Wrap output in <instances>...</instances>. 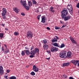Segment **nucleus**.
<instances>
[{"label":"nucleus","instance_id":"obj_1","mask_svg":"<svg viewBox=\"0 0 79 79\" xmlns=\"http://www.w3.org/2000/svg\"><path fill=\"white\" fill-rule=\"evenodd\" d=\"M61 18L64 19V21H68L69 19H71V15H69L67 16L68 14V11L66 8L63 9V10L61 11Z\"/></svg>","mask_w":79,"mask_h":79},{"label":"nucleus","instance_id":"obj_2","mask_svg":"<svg viewBox=\"0 0 79 79\" xmlns=\"http://www.w3.org/2000/svg\"><path fill=\"white\" fill-rule=\"evenodd\" d=\"M66 51H63L59 53V56L60 58H70L71 57V52H68L67 56Z\"/></svg>","mask_w":79,"mask_h":79},{"label":"nucleus","instance_id":"obj_3","mask_svg":"<svg viewBox=\"0 0 79 79\" xmlns=\"http://www.w3.org/2000/svg\"><path fill=\"white\" fill-rule=\"evenodd\" d=\"M27 37L28 39H32L33 37V33L31 30H29L27 32Z\"/></svg>","mask_w":79,"mask_h":79},{"label":"nucleus","instance_id":"obj_4","mask_svg":"<svg viewBox=\"0 0 79 79\" xmlns=\"http://www.w3.org/2000/svg\"><path fill=\"white\" fill-rule=\"evenodd\" d=\"M50 50L51 52H57L58 50V48L56 47L52 46Z\"/></svg>","mask_w":79,"mask_h":79},{"label":"nucleus","instance_id":"obj_5","mask_svg":"<svg viewBox=\"0 0 79 79\" xmlns=\"http://www.w3.org/2000/svg\"><path fill=\"white\" fill-rule=\"evenodd\" d=\"M67 8L69 13H73V7H72V5L71 4H68Z\"/></svg>","mask_w":79,"mask_h":79},{"label":"nucleus","instance_id":"obj_6","mask_svg":"<svg viewBox=\"0 0 79 79\" xmlns=\"http://www.w3.org/2000/svg\"><path fill=\"white\" fill-rule=\"evenodd\" d=\"M46 17L45 15H43L41 17V23H45V19H46Z\"/></svg>","mask_w":79,"mask_h":79},{"label":"nucleus","instance_id":"obj_7","mask_svg":"<svg viewBox=\"0 0 79 79\" xmlns=\"http://www.w3.org/2000/svg\"><path fill=\"white\" fill-rule=\"evenodd\" d=\"M79 60H72L71 61V63H73V64H74L75 65V66H76V65L77 64V63H78V62H79Z\"/></svg>","mask_w":79,"mask_h":79},{"label":"nucleus","instance_id":"obj_8","mask_svg":"<svg viewBox=\"0 0 79 79\" xmlns=\"http://www.w3.org/2000/svg\"><path fill=\"white\" fill-rule=\"evenodd\" d=\"M33 70L35 72H38L39 71V68L36 67L35 65H34L33 66Z\"/></svg>","mask_w":79,"mask_h":79},{"label":"nucleus","instance_id":"obj_9","mask_svg":"<svg viewBox=\"0 0 79 79\" xmlns=\"http://www.w3.org/2000/svg\"><path fill=\"white\" fill-rule=\"evenodd\" d=\"M69 64L70 63L69 62H67L66 63H63L62 64V66L64 68L65 66H68L69 65Z\"/></svg>","mask_w":79,"mask_h":79},{"label":"nucleus","instance_id":"obj_10","mask_svg":"<svg viewBox=\"0 0 79 79\" xmlns=\"http://www.w3.org/2000/svg\"><path fill=\"white\" fill-rule=\"evenodd\" d=\"M3 73H4V70H3V66H0V74H3Z\"/></svg>","mask_w":79,"mask_h":79},{"label":"nucleus","instance_id":"obj_11","mask_svg":"<svg viewBox=\"0 0 79 79\" xmlns=\"http://www.w3.org/2000/svg\"><path fill=\"white\" fill-rule=\"evenodd\" d=\"M6 12H7L6 9V8H4L2 9V14L6 15Z\"/></svg>","mask_w":79,"mask_h":79},{"label":"nucleus","instance_id":"obj_12","mask_svg":"<svg viewBox=\"0 0 79 79\" xmlns=\"http://www.w3.org/2000/svg\"><path fill=\"white\" fill-rule=\"evenodd\" d=\"M21 3H22V5H23V6H26L27 4H26V1H21Z\"/></svg>","mask_w":79,"mask_h":79},{"label":"nucleus","instance_id":"obj_13","mask_svg":"<svg viewBox=\"0 0 79 79\" xmlns=\"http://www.w3.org/2000/svg\"><path fill=\"white\" fill-rule=\"evenodd\" d=\"M44 50H47L48 48V46L47 44H44L43 46Z\"/></svg>","mask_w":79,"mask_h":79},{"label":"nucleus","instance_id":"obj_14","mask_svg":"<svg viewBox=\"0 0 79 79\" xmlns=\"http://www.w3.org/2000/svg\"><path fill=\"white\" fill-rule=\"evenodd\" d=\"M54 8L52 6H51L49 9V11L52 13H55V10H54Z\"/></svg>","mask_w":79,"mask_h":79},{"label":"nucleus","instance_id":"obj_15","mask_svg":"<svg viewBox=\"0 0 79 79\" xmlns=\"http://www.w3.org/2000/svg\"><path fill=\"white\" fill-rule=\"evenodd\" d=\"M13 10L17 13H18L19 11V10L18 9L17 7H15L14 8Z\"/></svg>","mask_w":79,"mask_h":79},{"label":"nucleus","instance_id":"obj_16","mask_svg":"<svg viewBox=\"0 0 79 79\" xmlns=\"http://www.w3.org/2000/svg\"><path fill=\"white\" fill-rule=\"evenodd\" d=\"M65 47V44H64L62 43L61 44V45H60L59 44V48H64Z\"/></svg>","mask_w":79,"mask_h":79},{"label":"nucleus","instance_id":"obj_17","mask_svg":"<svg viewBox=\"0 0 79 79\" xmlns=\"http://www.w3.org/2000/svg\"><path fill=\"white\" fill-rule=\"evenodd\" d=\"M52 45H54V47H59V44L57 43H52Z\"/></svg>","mask_w":79,"mask_h":79},{"label":"nucleus","instance_id":"obj_18","mask_svg":"<svg viewBox=\"0 0 79 79\" xmlns=\"http://www.w3.org/2000/svg\"><path fill=\"white\" fill-rule=\"evenodd\" d=\"M52 42L54 43V42H56L58 41V40L56 38H54L53 39H52L51 40Z\"/></svg>","mask_w":79,"mask_h":79},{"label":"nucleus","instance_id":"obj_19","mask_svg":"<svg viewBox=\"0 0 79 79\" xmlns=\"http://www.w3.org/2000/svg\"><path fill=\"white\" fill-rule=\"evenodd\" d=\"M30 53L31 55H35L36 53L34 51V50L31 51V52H30Z\"/></svg>","mask_w":79,"mask_h":79},{"label":"nucleus","instance_id":"obj_20","mask_svg":"<svg viewBox=\"0 0 79 79\" xmlns=\"http://www.w3.org/2000/svg\"><path fill=\"white\" fill-rule=\"evenodd\" d=\"M35 53H38L39 52V49L38 48H35L34 50Z\"/></svg>","mask_w":79,"mask_h":79},{"label":"nucleus","instance_id":"obj_21","mask_svg":"<svg viewBox=\"0 0 79 79\" xmlns=\"http://www.w3.org/2000/svg\"><path fill=\"white\" fill-rule=\"evenodd\" d=\"M25 53H26L27 55L30 54V51L29 50H25Z\"/></svg>","mask_w":79,"mask_h":79},{"label":"nucleus","instance_id":"obj_22","mask_svg":"<svg viewBox=\"0 0 79 79\" xmlns=\"http://www.w3.org/2000/svg\"><path fill=\"white\" fill-rule=\"evenodd\" d=\"M24 7L27 10H29V8H30V6H24Z\"/></svg>","mask_w":79,"mask_h":79},{"label":"nucleus","instance_id":"obj_23","mask_svg":"<svg viewBox=\"0 0 79 79\" xmlns=\"http://www.w3.org/2000/svg\"><path fill=\"white\" fill-rule=\"evenodd\" d=\"M32 3L33 5H36L37 2L35 0H32Z\"/></svg>","mask_w":79,"mask_h":79},{"label":"nucleus","instance_id":"obj_24","mask_svg":"<svg viewBox=\"0 0 79 79\" xmlns=\"http://www.w3.org/2000/svg\"><path fill=\"white\" fill-rule=\"evenodd\" d=\"M2 19H6V16H5V15L6 14H2Z\"/></svg>","mask_w":79,"mask_h":79},{"label":"nucleus","instance_id":"obj_25","mask_svg":"<svg viewBox=\"0 0 79 79\" xmlns=\"http://www.w3.org/2000/svg\"><path fill=\"white\" fill-rule=\"evenodd\" d=\"M21 54L22 56H24L25 55V50L22 51Z\"/></svg>","mask_w":79,"mask_h":79},{"label":"nucleus","instance_id":"obj_26","mask_svg":"<svg viewBox=\"0 0 79 79\" xmlns=\"http://www.w3.org/2000/svg\"><path fill=\"white\" fill-rule=\"evenodd\" d=\"M43 42L44 43V44H46L47 43V40L46 39H44L43 40Z\"/></svg>","mask_w":79,"mask_h":79},{"label":"nucleus","instance_id":"obj_27","mask_svg":"<svg viewBox=\"0 0 79 79\" xmlns=\"http://www.w3.org/2000/svg\"><path fill=\"white\" fill-rule=\"evenodd\" d=\"M3 35H4V34L2 33H0V37L1 38H3Z\"/></svg>","mask_w":79,"mask_h":79},{"label":"nucleus","instance_id":"obj_28","mask_svg":"<svg viewBox=\"0 0 79 79\" xmlns=\"http://www.w3.org/2000/svg\"><path fill=\"white\" fill-rule=\"evenodd\" d=\"M10 79H16V77L15 76H13L9 78Z\"/></svg>","mask_w":79,"mask_h":79},{"label":"nucleus","instance_id":"obj_29","mask_svg":"<svg viewBox=\"0 0 79 79\" xmlns=\"http://www.w3.org/2000/svg\"><path fill=\"white\" fill-rule=\"evenodd\" d=\"M14 35H19V33L15 31L14 33Z\"/></svg>","mask_w":79,"mask_h":79},{"label":"nucleus","instance_id":"obj_30","mask_svg":"<svg viewBox=\"0 0 79 79\" xmlns=\"http://www.w3.org/2000/svg\"><path fill=\"white\" fill-rule=\"evenodd\" d=\"M28 3L29 5V6H32V3L31 2V1H28Z\"/></svg>","mask_w":79,"mask_h":79},{"label":"nucleus","instance_id":"obj_31","mask_svg":"<svg viewBox=\"0 0 79 79\" xmlns=\"http://www.w3.org/2000/svg\"><path fill=\"white\" fill-rule=\"evenodd\" d=\"M31 75H32V76H34L35 75V73H34V72H32L31 73Z\"/></svg>","mask_w":79,"mask_h":79},{"label":"nucleus","instance_id":"obj_32","mask_svg":"<svg viewBox=\"0 0 79 79\" xmlns=\"http://www.w3.org/2000/svg\"><path fill=\"white\" fill-rule=\"evenodd\" d=\"M40 16H41V15H39L37 17V19L38 20H40Z\"/></svg>","mask_w":79,"mask_h":79},{"label":"nucleus","instance_id":"obj_33","mask_svg":"<svg viewBox=\"0 0 79 79\" xmlns=\"http://www.w3.org/2000/svg\"><path fill=\"white\" fill-rule=\"evenodd\" d=\"M70 40L72 41V42H73V41H74V39L73 38V37H71L70 38Z\"/></svg>","mask_w":79,"mask_h":79},{"label":"nucleus","instance_id":"obj_34","mask_svg":"<svg viewBox=\"0 0 79 79\" xmlns=\"http://www.w3.org/2000/svg\"><path fill=\"white\" fill-rule=\"evenodd\" d=\"M25 50H29L30 48L28 46H26L25 47Z\"/></svg>","mask_w":79,"mask_h":79},{"label":"nucleus","instance_id":"obj_35","mask_svg":"<svg viewBox=\"0 0 79 79\" xmlns=\"http://www.w3.org/2000/svg\"><path fill=\"white\" fill-rule=\"evenodd\" d=\"M63 77H64V78L65 79H66V78H68V76H66L65 74H64L63 75Z\"/></svg>","mask_w":79,"mask_h":79},{"label":"nucleus","instance_id":"obj_36","mask_svg":"<svg viewBox=\"0 0 79 79\" xmlns=\"http://www.w3.org/2000/svg\"><path fill=\"white\" fill-rule=\"evenodd\" d=\"M34 46H32V47L31 48L30 50H34Z\"/></svg>","mask_w":79,"mask_h":79},{"label":"nucleus","instance_id":"obj_37","mask_svg":"<svg viewBox=\"0 0 79 79\" xmlns=\"http://www.w3.org/2000/svg\"><path fill=\"white\" fill-rule=\"evenodd\" d=\"M46 52L48 54H50L51 53V52H50V50H47L46 51Z\"/></svg>","mask_w":79,"mask_h":79},{"label":"nucleus","instance_id":"obj_38","mask_svg":"<svg viewBox=\"0 0 79 79\" xmlns=\"http://www.w3.org/2000/svg\"><path fill=\"white\" fill-rule=\"evenodd\" d=\"M60 29V28L59 27H56V26H55V29L56 30H57L58 29Z\"/></svg>","mask_w":79,"mask_h":79},{"label":"nucleus","instance_id":"obj_39","mask_svg":"<svg viewBox=\"0 0 79 79\" xmlns=\"http://www.w3.org/2000/svg\"><path fill=\"white\" fill-rule=\"evenodd\" d=\"M76 6L78 8H79V3H78L76 5Z\"/></svg>","mask_w":79,"mask_h":79},{"label":"nucleus","instance_id":"obj_40","mask_svg":"<svg viewBox=\"0 0 79 79\" xmlns=\"http://www.w3.org/2000/svg\"><path fill=\"white\" fill-rule=\"evenodd\" d=\"M6 53H8L9 52V50L7 49L5 51Z\"/></svg>","mask_w":79,"mask_h":79},{"label":"nucleus","instance_id":"obj_41","mask_svg":"<svg viewBox=\"0 0 79 79\" xmlns=\"http://www.w3.org/2000/svg\"><path fill=\"white\" fill-rule=\"evenodd\" d=\"M39 8H40L39 7L38 8H37L38 10H37V11H36L37 13H40V11H39Z\"/></svg>","mask_w":79,"mask_h":79},{"label":"nucleus","instance_id":"obj_42","mask_svg":"<svg viewBox=\"0 0 79 79\" xmlns=\"http://www.w3.org/2000/svg\"><path fill=\"white\" fill-rule=\"evenodd\" d=\"M60 23L61 24H64V23L62 21H60Z\"/></svg>","mask_w":79,"mask_h":79},{"label":"nucleus","instance_id":"obj_43","mask_svg":"<svg viewBox=\"0 0 79 79\" xmlns=\"http://www.w3.org/2000/svg\"><path fill=\"white\" fill-rule=\"evenodd\" d=\"M30 58H34V55H31L30 56Z\"/></svg>","mask_w":79,"mask_h":79},{"label":"nucleus","instance_id":"obj_44","mask_svg":"<svg viewBox=\"0 0 79 79\" xmlns=\"http://www.w3.org/2000/svg\"><path fill=\"white\" fill-rule=\"evenodd\" d=\"M21 15H22V16H25V14H24V13L23 12L22 13H21Z\"/></svg>","mask_w":79,"mask_h":79},{"label":"nucleus","instance_id":"obj_45","mask_svg":"<svg viewBox=\"0 0 79 79\" xmlns=\"http://www.w3.org/2000/svg\"><path fill=\"white\" fill-rule=\"evenodd\" d=\"M6 72H7V73H10V70H6Z\"/></svg>","mask_w":79,"mask_h":79},{"label":"nucleus","instance_id":"obj_46","mask_svg":"<svg viewBox=\"0 0 79 79\" xmlns=\"http://www.w3.org/2000/svg\"><path fill=\"white\" fill-rule=\"evenodd\" d=\"M65 26H66L65 25H63L61 27V28H63V27H65Z\"/></svg>","mask_w":79,"mask_h":79},{"label":"nucleus","instance_id":"obj_47","mask_svg":"<svg viewBox=\"0 0 79 79\" xmlns=\"http://www.w3.org/2000/svg\"><path fill=\"white\" fill-rule=\"evenodd\" d=\"M4 77L5 78V79H8V76H5Z\"/></svg>","mask_w":79,"mask_h":79},{"label":"nucleus","instance_id":"obj_48","mask_svg":"<svg viewBox=\"0 0 79 79\" xmlns=\"http://www.w3.org/2000/svg\"><path fill=\"white\" fill-rule=\"evenodd\" d=\"M69 79H74V78H73V77H69Z\"/></svg>","mask_w":79,"mask_h":79},{"label":"nucleus","instance_id":"obj_49","mask_svg":"<svg viewBox=\"0 0 79 79\" xmlns=\"http://www.w3.org/2000/svg\"><path fill=\"white\" fill-rule=\"evenodd\" d=\"M46 59H47V60H48L49 61L50 60V57H49L48 58H46Z\"/></svg>","mask_w":79,"mask_h":79},{"label":"nucleus","instance_id":"obj_50","mask_svg":"<svg viewBox=\"0 0 79 79\" xmlns=\"http://www.w3.org/2000/svg\"><path fill=\"white\" fill-rule=\"evenodd\" d=\"M47 29H48V30H50V28L48 27H47Z\"/></svg>","mask_w":79,"mask_h":79},{"label":"nucleus","instance_id":"obj_51","mask_svg":"<svg viewBox=\"0 0 79 79\" xmlns=\"http://www.w3.org/2000/svg\"><path fill=\"white\" fill-rule=\"evenodd\" d=\"M5 30H6V31H8V29L6 27L5 28Z\"/></svg>","mask_w":79,"mask_h":79},{"label":"nucleus","instance_id":"obj_52","mask_svg":"<svg viewBox=\"0 0 79 79\" xmlns=\"http://www.w3.org/2000/svg\"><path fill=\"white\" fill-rule=\"evenodd\" d=\"M55 37L56 38V39H59V38H58V36H55Z\"/></svg>","mask_w":79,"mask_h":79},{"label":"nucleus","instance_id":"obj_53","mask_svg":"<svg viewBox=\"0 0 79 79\" xmlns=\"http://www.w3.org/2000/svg\"><path fill=\"white\" fill-rule=\"evenodd\" d=\"M5 24H2V26H3V27H5Z\"/></svg>","mask_w":79,"mask_h":79},{"label":"nucleus","instance_id":"obj_54","mask_svg":"<svg viewBox=\"0 0 79 79\" xmlns=\"http://www.w3.org/2000/svg\"><path fill=\"white\" fill-rule=\"evenodd\" d=\"M73 43L75 44H77V42H76V41H74Z\"/></svg>","mask_w":79,"mask_h":79},{"label":"nucleus","instance_id":"obj_55","mask_svg":"<svg viewBox=\"0 0 79 79\" xmlns=\"http://www.w3.org/2000/svg\"><path fill=\"white\" fill-rule=\"evenodd\" d=\"M4 46H5V47H6V48H7V46H6V44H5Z\"/></svg>","mask_w":79,"mask_h":79},{"label":"nucleus","instance_id":"obj_56","mask_svg":"<svg viewBox=\"0 0 79 79\" xmlns=\"http://www.w3.org/2000/svg\"><path fill=\"white\" fill-rule=\"evenodd\" d=\"M73 1L74 2H77L78 0H73Z\"/></svg>","mask_w":79,"mask_h":79},{"label":"nucleus","instance_id":"obj_57","mask_svg":"<svg viewBox=\"0 0 79 79\" xmlns=\"http://www.w3.org/2000/svg\"><path fill=\"white\" fill-rule=\"evenodd\" d=\"M75 40H73V41L72 42V43H74V42H75Z\"/></svg>","mask_w":79,"mask_h":79},{"label":"nucleus","instance_id":"obj_58","mask_svg":"<svg viewBox=\"0 0 79 79\" xmlns=\"http://www.w3.org/2000/svg\"><path fill=\"white\" fill-rule=\"evenodd\" d=\"M29 67V66H26V68H28Z\"/></svg>","mask_w":79,"mask_h":79},{"label":"nucleus","instance_id":"obj_59","mask_svg":"<svg viewBox=\"0 0 79 79\" xmlns=\"http://www.w3.org/2000/svg\"><path fill=\"white\" fill-rule=\"evenodd\" d=\"M56 6L58 7V5H56Z\"/></svg>","mask_w":79,"mask_h":79},{"label":"nucleus","instance_id":"obj_60","mask_svg":"<svg viewBox=\"0 0 79 79\" xmlns=\"http://www.w3.org/2000/svg\"><path fill=\"white\" fill-rule=\"evenodd\" d=\"M40 46L41 45V44L40 43Z\"/></svg>","mask_w":79,"mask_h":79},{"label":"nucleus","instance_id":"obj_61","mask_svg":"<svg viewBox=\"0 0 79 79\" xmlns=\"http://www.w3.org/2000/svg\"><path fill=\"white\" fill-rule=\"evenodd\" d=\"M40 10H42V9L41 8L40 9Z\"/></svg>","mask_w":79,"mask_h":79},{"label":"nucleus","instance_id":"obj_62","mask_svg":"<svg viewBox=\"0 0 79 79\" xmlns=\"http://www.w3.org/2000/svg\"><path fill=\"white\" fill-rule=\"evenodd\" d=\"M4 50V49H3L2 50L3 51Z\"/></svg>","mask_w":79,"mask_h":79},{"label":"nucleus","instance_id":"obj_63","mask_svg":"<svg viewBox=\"0 0 79 79\" xmlns=\"http://www.w3.org/2000/svg\"><path fill=\"white\" fill-rule=\"evenodd\" d=\"M2 50H3V49H2Z\"/></svg>","mask_w":79,"mask_h":79}]
</instances>
